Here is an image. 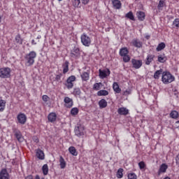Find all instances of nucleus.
<instances>
[{
  "instance_id": "nucleus-1",
  "label": "nucleus",
  "mask_w": 179,
  "mask_h": 179,
  "mask_svg": "<svg viewBox=\"0 0 179 179\" xmlns=\"http://www.w3.org/2000/svg\"><path fill=\"white\" fill-rule=\"evenodd\" d=\"M37 57V53L35 51H31L29 53L25 55L24 59L27 66H31L34 64V59Z\"/></svg>"
},
{
  "instance_id": "nucleus-2",
  "label": "nucleus",
  "mask_w": 179,
  "mask_h": 179,
  "mask_svg": "<svg viewBox=\"0 0 179 179\" xmlns=\"http://www.w3.org/2000/svg\"><path fill=\"white\" fill-rule=\"evenodd\" d=\"M163 83L165 85H169V83H171V82H174L176 80V78L173 77L170 72H163L162 78Z\"/></svg>"
},
{
  "instance_id": "nucleus-3",
  "label": "nucleus",
  "mask_w": 179,
  "mask_h": 179,
  "mask_svg": "<svg viewBox=\"0 0 179 179\" xmlns=\"http://www.w3.org/2000/svg\"><path fill=\"white\" fill-rule=\"evenodd\" d=\"M12 70L9 67H3L0 69V78L1 79H8L10 78Z\"/></svg>"
},
{
  "instance_id": "nucleus-4",
  "label": "nucleus",
  "mask_w": 179,
  "mask_h": 179,
  "mask_svg": "<svg viewBox=\"0 0 179 179\" xmlns=\"http://www.w3.org/2000/svg\"><path fill=\"white\" fill-rule=\"evenodd\" d=\"M80 40L83 45H85V47H90V45L92 44V38L87 36V34L85 33L82 34Z\"/></svg>"
},
{
  "instance_id": "nucleus-5",
  "label": "nucleus",
  "mask_w": 179,
  "mask_h": 179,
  "mask_svg": "<svg viewBox=\"0 0 179 179\" xmlns=\"http://www.w3.org/2000/svg\"><path fill=\"white\" fill-rule=\"evenodd\" d=\"M75 134L76 136L80 138V136H85V127L82 124H77L75 128Z\"/></svg>"
},
{
  "instance_id": "nucleus-6",
  "label": "nucleus",
  "mask_w": 179,
  "mask_h": 179,
  "mask_svg": "<svg viewBox=\"0 0 179 179\" xmlns=\"http://www.w3.org/2000/svg\"><path fill=\"white\" fill-rule=\"evenodd\" d=\"M75 80H76V77L75 76H71L67 78L64 85L69 90L73 87V82H75Z\"/></svg>"
},
{
  "instance_id": "nucleus-7",
  "label": "nucleus",
  "mask_w": 179,
  "mask_h": 179,
  "mask_svg": "<svg viewBox=\"0 0 179 179\" xmlns=\"http://www.w3.org/2000/svg\"><path fill=\"white\" fill-rule=\"evenodd\" d=\"M17 121L18 124H21V125H24L26 124V121H27V117L24 113H19L17 116Z\"/></svg>"
},
{
  "instance_id": "nucleus-8",
  "label": "nucleus",
  "mask_w": 179,
  "mask_h": 179,
  "mask_svg": "<svg viewBox=\"0 0 179 179\" xmlns=\"http://www.w3.org/2000/svg\"><path fill=\"white\" fill-rule=\"evenodd\" d=\"M71 58H79L80 57V49L78 47L75 46L70 52Z\"/></svg>"
},
{
  "instance_id": "nucleus-9",
  "label": "nucleus",
  "mask_w": 179,
  "mask_h": 179,
  "mask_svg": "<svg viewBox=\"0 0 179 179\" xmlns=\"http://www.w3.org/2000/svg\"><path fill=\"white\" fill-rule=\"evenodd\" d=\"M131 64L134 69H139L143 65L142 60H138L136 59H131Z\"/></svg>"
},
{
  "instance_id": "nucleus-10",
  "label": "nucleus",
  "mask_w": 179,
  "mask_h": 179,
  "mask_svg": "<svg viewBox=\"0 0 179 179\" xmlns=\"http://www.w3.org/2000/svg\"><path fill=\"white\" fill-rule=\"evenodd\" d=\"M64 101L66 108H72L73 106V99L69 98V96H65Z\"/></svg>"
},
{
  "instance_id": "nucleus-11",
  "label": "nucleus",
  "mask_w": 179,
  "mask_h": 179,
  "mask_svg": "<svg viewBox=\"0 0 179 179\" xmlns=\"http://www.w3.org/2000/svg\"><path fill=\"white\" fill-rule=\"evenodd\" d=\"M99 77L101 78V79L106 78V77L109 76L110 73V69H106V70L99 69Z\"/></svg>"
},
{
  "instance_id": "nucleus-12",
  "label": "nucleus",
  "mask_w": 179,
  "mask_h": 179,
  "mask_svg": "<svg viewBox=\"0 0 179 179\" xmlns=\"http://www.w3.org/2000/svg\"><path fill=\"white\" fill-rule=\"evenodd\" d=\"M14 135L18 142H23V135H22V132L17 129H14Z\"/></svg>"
},
{
  "instance_id": "nucleus-13",
  "label": "nucleus",
  "mask_w": 179,
  "mask_h": 179,
  "mask_svg": "<svg viewBox=\"0 0 179 179\" xmlns=\"http://www.w3.org/2000/svg\"><path fill=\"white\" fill-rule=\"evenodd\" d=\"M0 179H10L9 173L6 169H3L0 171Z\"/></svg>"
},
{
  "instance_id": "nucleus-14",
  "label": "nucleus",
  "mask_w": 179,
  "mask_h": 179,
  "mask_svg": "<svg viewBox=\"0 0 179 179\" xmlns=\"http://www.w3.org/2000/svg\"><path fill=\"white\" fill-rule=\"evenodd\" d=\"M112 2L113 7L114 9H121L122 7V3L120 0H110Z\"/></svg>"
},
{
  "instance_id": "nucleus-15",
  "label": "nucleus",
  "mask_w": 179,
  "mask_h": 179,
  "mask_svg": "<svg viewBox=\"0 0 179 179\" xmlns=\"http://www.w3.org/2000/svg\"><path fill=\"white\" fill-rule=\"evenodd\" d=\"M156 56L155 55L149 54L147 55V57L145 59V65H150L153 61H155V58Z\"/></svg>"
},
{
  "instance_id": "nucleus-16",
  "label": "nucleus",
  "mask_w": 179,
  "mask_h": 179,
  "mask_svg": "<svg viewBox=\"0 0 179 179\" xmlns=\"http://www.w3.org/2000/svg\"><path fill=\"white\" fill-rule=\"evenodd\" d=\"M117 113L120 115H128L129 110L127 108L122 107L117 109Z\"/></svg>"
},
{
  "instance_id": "nucleus-17",
  "label": "nucleus",
  "mask_w": 179,
  "mask_h": 179,
  "mask_svg": "<svg viewBox=\"0 0 179 179\" xmlns=\"http://www.w3.org/2000/svg\"><path fill=\"white\" fill-rule=\"evenodd\" d=\"M36 157L39 159V160H44L45 159V155H44V152L40 149H38L36 150Z\"/></svg>"
},
{
  "instance_id": "nucleus-18",
  "label": "nucleus",
  "mask_w": 179,
  "mask_h": 179,
  "mask_svg": "<svg viewBox=\"0 0 179 179\" xmlns=\"http://www.w3.org/2000/svg\"><path fill=\"white\" fill-rule=\"evenodd\" d=\"M167 169H169V166H167V164H162L160 166L159 169L158 171V176H160L162 173H166V171H167Z\"/></svg>"
},
{
  "instance_id": "nucleus-19",
  "label": "nucleus",
  "mask_w": 179,
  "mask_h": 179,
  "mask_svg": "<svg viewBox=\"0 0 179 179\" xmlns=\"http://www.w3.org/2000/svg\"><path fill=\"white\" fill-rule=\"evenodd\" d=\"M113 89L115 94L121 93V88H120V85H118V83L117 82L113 83Z\"/></svg>"
},
{
  "instance_id": "nucleus-20",
  "label": "nucleus",
  "mask_w": 179,
  "mask_h": 179,
  "mask_svg": "<svg viewBox=\"0 0 179 179\" xmlns=\"http://www.w3.org/2000/svg\"><path fill=\"white\" fill-rule=\"evenodd\" d=\"M48 120L50 122H55L57 120V114L55 113H51L48 116Z\"/></svg>"
},
{
  "instance_id": "nucleus-21",
  "label": "nucleus",
  "mask_w": 179,
  "mask_h": 179,
  "mask_svg": "<svg viewBox=\"0 0 179 179\" xmlns=\"http://www.w3.org/2000/svg\"><path fill=\"white\" fill-rule=\"evenodd\" d=\"M136 16L138 20H141V22H143V20H145V15L143 11H138L136 13Z\"/></svg>"
},
{
  "instance_id": "nucleus-22",
  "label": "nucleus",
  "mask_w": 179,
  "mask_h": 179,
  "mask_svg": "<svg viewBox=\"0 0 179 179\" xmlns=\"http://www.w3.org/2000/svg\"><path fill=\"white\" fill-rule=\"evenodd\" d=\"M62 68H63V73H67V72L69 71V62L66 61L63 65H62Z\"/></svg>"
},
{
  "instance_id": "nucleus-23",
  "label": "nucleus",
  "mask_w": 179,
  "mask_h": 179,
  "mask_svg": "<svg viewBox=\"0 0 179 179\" xmlns=\"http://www.w3.org/2000/svg\"><path fill=\"white\" fill-rule=\"evenodd\" d=\"M80 77L83 82H87V80L90 79V74L87 72H83L80 74Z\"/></svg>"
},
{
  "instance_id": "nucleus-24",
  "label": "nucleus",
  "mask_w": 179,
  "mask_h": 179,
  "mask_svg": "<svg viewBox=\"0 0 179 179\" xmlns=\"http://www.w3.org/2000/svg\"><path fill=\"white\" fill-rule=\"evenodd\" d=\"M129 53V50H128L127 48H122L120 50V57H124L125 55H128Z\"/></svg>"
},
{
  "instance_id": "nucleus-25",
  "label": "nucleus",
  "mask_w": 179,
  "mask_h": 179,
  "mask_svg": "<svg viewBox=\"0 0 179 179\" xmlns=\"http://www.w3.org/2000/svg\"><path fill=\"white\" fill-rule=\"evenodd\" d=\"M164 6H166V1L164 0H159L157 5L158 10H163Z\"/></svg>"
},
{
  "instance_id": "nucleus-26",
  "label": "nucleus",
  "mask_w": 179,
  "mask_h": 179,
  "mask_svg": "<svg viewBox=\"0 0 179 179\" xmlns=\"http://www.w3.org/2000/svg\"><path fill=\"white\" fill-rule=\"evenodd\" d=\"M132 44L136 48H141L142 47V42L137 39L133 40Z\"/></svg>"
},
{
  "instance_id": "nucleus-27",
  "label": "nucleus",
  "mask_w": 179,
  "mask_h": 179,
  "mask_svg": "<svg viewBox=\"0 0 179 179\" xmlns=\"http://www.w3.org/2000/svg\"><path fill=\"white\" fill-rule=\"evenodd\" d=\"M169 115L171 118H173V120H177L179 117V114L176 110H172Z\"/></svg>"
},
{
  "instance_id": "nucleus-28",
  "label": "nucleus",
  "mask_w": 179,
  "mask_h": 179,
  "mask_svg": "<svg viewBox=\"0 0 179 179\" xmlns=\"http://www.w3.org/2000/svg\"><path fill=\"white\" fill-rule=\"evenodd\" d=\"M69 152L73 156H78V151H76V148H75L73 146L69 147Z\"/></svg>"
},
{
  "instance_id": "nucleus-29",
  "label": "nucleus",
  "mask_w": 179,
  "mask_h": 179,
  "mask_svg": "<svg viewBox=\"0 0 179 179\" xmlns=\"http://www.w3.org/2000/svg\"><path fill=\"white\" fill-rule=\"evenodd\" d=\"M60 169H65L66 167V162L62 156H60L59 159Z\"/></svg>"
},
{
  "instance_id": "nucleus-30",
  "label": "nucleus",
  "mask_w": 179,
  "mask_h": 179,
  "mask_svg": "<svg viewBox=\"0 0 179 179\" xmlns=\"http://www.w3.org/2000/svg\"><path fill=\"white\" fill-rule=\"evenodd\" d=\"M125 17H127V19L135 22V16L134 15V13H132V11H129V13H127L125 15Z\"/></svg>"
},
{
  "instance_id": "nucleus-31",
  "label": "nucleus",
  "mask_w": 179,
  "mask_h": 179,
  "mask_svg": "<svg viewBox=\"0 0 179 179\" xmlns=\"http://www.w3.org/2000/svg\"><path fill=\"white\" fill-rule=\"evenodd\" d=\"M100 108H106L107 107V101L106 99H101L99 102Z\"/></svg>"
},
{
  "instance_id": "nucleus-32",
  "label": "nucleus",
  "mask_w": 179,
  "mask_h": 179,
  "mask_svg": "<svg viewBox=\"0 0 179 179\" xmlns=\"http://www.w3.org/2000/svg\"><path fill=\"white\" fill-rule=\"evenodd\" d=\"M167 61V57L163 55H159L158 56V62L164 63Z\"/></svg>"
},
{
  "instance_id": "nucleus-33",
  "label": "nucleus",
  "mask_w": 179,
  "mask_h": 179,
  "mask_svg": "<svg viewBox=\"0 0 179 179\" xmlns=\"http://www.w3.org/2000/svg\"><path fill=\"white\" fill-rule=\"evenodd\" d=\"M163 73V69H159L157 70L155 73H154V78L155 79H159L160 78V76Z\"/></svg>"
},
{
  "instance_id": "nucleus-34",
  "label": "nucleus",
  "mask_w": 179,
  "mask_h": 179,
  "mask_svg": "<svg viewBox=\"0 0 179 179\" xmlns=\"http://www.w3.org/2000/svg\"><path fill=\"white\" fill-rule=\"evenodd\" d=\"M6 106V101L1 99L0 100V112L5 110V106Z\"/></svg>"
},
{
  "instance_id": "nucleus-35",
  "label": "nucleus",
  "mask_w": 179,
  "mask_h": 179,
  "mask_svg": "<svg viewBox=\"0 0 179 179\" xmlns=\"http://www.w3.org/2000/svg\"><path fill=\"white\" fill-rule=\"evenodd\" d=\"M97 96H108V91L106 90H99L97 92Z\"/></svg>"
},
{
  "instance_id": "nucleus-36",
  "label": "nucleus",
  "mask_w": 179,
  "mask_h": 179,
  "mask_svg": "<svg viewBox=\"0 0 179 179\" xmlns=\"http://www.w3.org/2000/svg\"><path fill=\"white\" fill-rule=\"evenodd\" d=\"M42 171L44 176H47V174H48V165L47 164L43 166Z\"/></svg>"
},
{
  "instance_id": "nucleus-37",
  "label": "nucleus",
  "mask_w": 179,
  "mask_h": 179,
  "mask_svg": "<svg viewBox=\"0 0 179 179\" xmlns=\"http://www.w3.org/2000/svg\"><path fill=\"white\" fill-rule=\"evenodd\" d=\"M166 48V44L164 43H161L158 45L156 50L157 51H162V50H164Z\"/></svg>"
},
{
  "instance_id": "nucleus-38",
  "label": "nucleus",
  "mask_w": 179,
  "mask_h": 179,
  "mask_svg": "<svg viewBox=\"0 0 179 179\" xmlns=\"http://www.w3.org/2000/svg\"><path fill=\"white\" fill-rule=\"evenodd\" d=\"M103 85L101 83H96L93 85V90H100L101 86Z\"/></svg>"
},
{
  "instance_id": "nucleus-39",
  "label": "nucleus",
  "mask_w": 179,
  "mask_h": 179,
  "mask_svg": "<svg viewBox=\"0 0 179 179\" xmlns=\"http://www.w3.org/2000/svg\"><path fill=\"white\" fill-rule=\"evenodd\" d=\"M124 172V169H119L117 172V178H122L123 177V173Z\"/></svg>"
},
{
  "instance_id": "nucleus-40",
  "label": "nucleus",
  "mask_w": 179,
  "mask_h": 179,
  "mask_svg": "<svg viewBox=\"0 0 179 179\" xmlns=\"http://www.w3.org/2000/svg\"><path fill=\"white\" fill-rule=\"evenodd\" d=\"M79 113V109L78 108H73L71 110V115H78Z\"/></svg>"
},
{
  "instance_id": "nucleus-41",
  "label": "nucleus",
  "mask_w": 179,
  "mask_h": 179,
  "mask_svg": "<svg viewBox=\"0 0 179 179\" xmlns=\"http://www.w3.org/2000/svg\"><path fill=\"white\" fill-rule=\"evenodd\" d=\"M138 167H139L140 170H143V169H145V167H146V164H145V162L141 161L138 163Z\"/></svg>"
},
{
  "instance_id": "nucleus-42",
  "label": "nucleus",
  "mask_w": 179,
  "mask_h": 179,
  "mask_svg": "<svg viewBox=\"0 0 179 179\" xmlns=\"http://www.w3.org/2000/svg\"><path fill=\"white\" fill-rule=\"evenodd\" d=\"M123 57V61L124 62H129V61H131V57H129V55H126Z\"/></svg>"
},
{
  "instance_id": "nucleus-43",
  "label": "nucleus",
  "mask_w": 179,
  "mask_h": 179,
  "mask_svg": "<svg viewBox=\"0 0 179 179\" xmlns=\"http://www.w3.org/2000/svg\"><path fill=\"white\" fill-rule=\"evenodd\" d=\"M137 176L136 174L134 173H131L128 174V179H136Z\"/></svg>"
},
{
  "instance_id": "nucleus-44",
  "label": "nucleus",
  "mask_w": 179,
  "mask_h": 179,
  "mask_svg": "<svg viewBox=\"0 0 179 179\" xmlns=\"http://www.w3.org/2000/svg\"><path fill=\"white\" fill-rule=\"evenodd\" d=\"M173 25L175 26V27H177V29L179 28V18L175 19L173 22Z\"/></svg>"
},
{
  "instance_id": "nucleus-45",
  "label": "nucleus",
  "mask_w": 179,
  "mask_h": 179,
  "mask_svg": "<svg viewBox=\"0 0 179 179\" xmlns=\"http://www.w3.org/2000/svg\"><path fill=\"white\" fill-rule=\"evenodd\" d=\"M15 41L18 44H22V38H20V35H17L15 36Z\"/></svg>"
},
{
  "instance_id": "nucleus-46",
  "label": "nucleus",
  "mask_w": 179,
  "mask_h": 179,
  "mask_svg": "<svg viewBox=\"0 0 179 179\" xmlns=\"http://www.w3.org/2000/svg\"><path fill=\"white\" fill-rule=\"evenodd\" d=\"M73 94H75L76 96H80V89H75L73 92Z\"/></svg>"
},
{
  "instance_id": "nucleus-47",
  "label": "nucleus",
  "mask_w": 179,
  "mask_h": 179,
  "mask_svg": "<svg viewBox=\"0 0 179 179\" xmlns=\"http://www.w3.org/2000/svg\"><path fill=\"white\" fill-rule=\"evenodd\" d=\"M80 4V0H73V5L75 8H78Z\"/></svg>"
},
{
  "instance_id": "nucleus-48",
  "label": "nucleus",
  "mask_w": 179,
  "mask_h": 179,
  "mask_svg": "<svg viewBox=\"0 0 179 179\" xmlns=\"http://www.w3.org/2000/svg\"><path fill=\"white\" fill-rule=\"evenodd\" d=\"M131 94V90H126L125 91L123 92L122 95L123 96H128Z\"/></svg>"
},
{
  "instance_id": "nucleus-49",
  "label": "nucleus",
  "mask_w": 179,
  "mask_h": 179,
  "mask_svg": "<svg viewBox=\"0 0 179 179\" xmlns=\"http://www.w3.org/2000/svg\"><path fill=\"white\" fill-rule=\"evenodd\" d=\"M61 78H62V74H58L55 77V80H57V82H59V80H61Z\"/></svg>"
},
{
  "instance_id": "nucleus-50",
  "label": "nucleus",
  "mask_w": 179,
  "mask_h": 179,
  "mask_svg": "<svg viewBox=\"0 0 179 179\" xmlns=\"http://www.w3.org/2000/svg\"><path fill=\"white\" fill-rule=\"evenodd\" d=\"M49 99H50V97H48L47 95H43L42 96L43 101H45V103H47V101H48Z\"/></svg>"
},
{
  "instance_id": "nucleus-51",
  "label": "nucleus",
  "mask_w": 179,
  "mask_h": 179,
  "mask_svg": "<svg viewBox=\"0 0 179 179\" xmlns=\"http://www.w3.org/2000/svg\"><path fill=\"white\" fill-rule=\"evenodd\" d=\"M90 0H81L82 3H83V5H87V3H89V1Z\"/></svg>"
},
{
  "instance_id": "nucleus-52",
  "label": "nucleus",
  "mask_w": 179,
  "mask_h": 179,
  "mask_svg": "<svg viewBox=\"0 0 179 179\" xmlns=\"http://www.w3.org/2000/svg\"><path fill=\"white\" fill-rule=\"evenodd\" d=\"M175 127L176 128H178V129H179V120L176 122Z\"/></svg>"
},
{
  "instance_id": "nucleus-53",
  "label": "nucleus",
  "mask_w": 179,
  "mask_h": 179,
  "mask_svg": "<svg viewBox=\"0 0 179 179\" xmlns=\"http://www.w3.org/2000/svg\"><path fill=\"white\" fill-rule=\"evenodd\" d=\"M25 179H34V178H33V176L29 175V176L25 177Z\"/></svg>"
},
{
  "instance_id": "nucleus-54",
  "label": "nucleus",
  "mask_w": 179,
  "mask_h": 179,
  "mask_svg": "<svg viewBox=\"0 0 179 179\" xmlns=\"http://www.w3.org/2000/svg\"><path fill=\"white\" fill-rule=\"evenodd\" d=\"M31 44H32L33 45H36L37 44V43H36V41H34V39H33V40L31 41Z\"/></svg>"
},
{
  "instance_id": "nucleus-55",
  "label": "nucleus",
  "mask_w": 179,
  "mask_h": 179,
  "mask_svg": "<svg viewBox=\"0 0 179 179\" xmlns=\"http://www.w3.org/2000/svg\"><path fill=\"white\" fill-rule=\"evenodd\" d=\"M1 20H2V15H1V14H0V23H1Z\"/></svg>"
},
{
  "instance_id": "nucleus-56",
  "label": "nucleus",
  "mask_w": 179,
  "mask_h": 179,
  "mask_svg": "<svg viewBox=\"0 0 179 179\" xmlns=\"http://www.w3.org/2000/svg\"><path fill=\"white\" fill-rule=\"evenodd\" d=\"M36 142H38V140H36Z\"/></svg>"
},
{
  "instance_id": "nucleus-57",
  "label": "nucleus",
  "mask_w": 179,
  "mask_h": 179,
  "mask_svg": "<svg viewBox=\"0 0 179 179\" xmlns=\"http://www.w3.org/2000/svg\"><path fill=\"white\" fill-rule=\"evenodd\" d=\"M58 1H62V0H58Z\"/></svg>"
}]
</instances>
